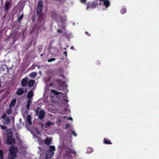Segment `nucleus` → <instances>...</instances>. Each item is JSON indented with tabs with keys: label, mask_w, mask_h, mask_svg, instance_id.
<instances>
[{
	"label": "nucleus",
	"mask_w": 159,
	"mask_h": 159,
	"mask_svg": "<svg viewBox=\"0 0 159 159\" xmlns=\"http://www.w3.org/2000/svg\"><path fill=\"white\" fill-rule=\"evenodd\" d=\"M9 151L8 159H15L16 158L17 156V154L18 152L17 147L13 145H11L9 148Z\"/></svg>",
	"instance_id": "1"
},
{
	"label": "nucleus",
	"mask_w": 159,
	"mask_h": 159,
	"mask_svg": "<svg viewBox=\"0 0 159 159\" xmlns=\"http://www.w3.org/2000/svg\"><path fill=\"white\" fill-rule=\"evenodd\" d=\"M43 3L41 0L39 1L36 9V15L38 16V20L41 21L43 19V17L41 12L43 9Z\"/></svg>",
	"instance_id": "2"
},
{
	"label": "nucleus",
	"mask_w": 159,
	"mask_h": 159,
	"mask_svg": "<svg viewBox=\"0 0 159 159\" xmlns=\"http://www.w3.org/2000/svg\"><path fill=\"white\" fill-rule=\"evenodd\" d=\"M56 151V148L54 146L51 145L49 148L46 152V157L47 159H49L52 157L54 155V151Z\"/></svg>",
	"instance_id": "3"
},
{
	"label": "nucleus",
	"mask_w": 159,
	"mask_h": 159,
	"mask_svg": "<svg viewBox=\"0 0 159 159\" xmlns=\"http://www.w3.org/2000/svg\"><path fill=\"white\" fill-rule=\"evenodd\" d=\"M16 143L15 139L13 136H7L6 141V144L8 145L14 144Z\"/></svg>",
	"instance_id": "4"
},
{
	"label": "nucleus",
	"mask_w": 159,
	"mask_h": 159,
	"mask_svg": "<svg viewBox=\"0 0 159 159\" xmlns=\"http://www.w3.org/2000/svg\"><path fill=\"white\" fill-rule=\"evenodd\" d=\"M51 98H54L55 95H57L59 94H63L62 93L60 92H58L56 90L54 89H51Z\"/></svg>",
	"instance_id": "5"
},
{
	"label": "nucleus",
	"mask_w": 159,
	"mask_h": 159,
	"mask_svg": "<svg viewBox=\"0 0 159 159\" xmlns=\"http://www.w3.org/2000/svg\"><path fill=\"white\" fill-rule=\"evenodd\" d=\"M45 113L44 110H40L39 113L38 118L40 120L43 119L45 116Z\"/></svg>",
	"instance_id": "6"
},
{
	"label": "nucleus",
	"mask_w": 159,
	"mask_h": 159,
	"mask_svg": "<svg viewBox=\"0 0 159 159\" xmlns=\"http://www.w3.org/2000/svg\"><path fill=\"white\" fill-rule=\"evenodd\" d=\"M28 78L27 77H25L22 80L21 84L23 87H25L28 84Z\"/></svg>",
	"instance_id": "7"
},
{
	"label": "nucleus",
	"mask_w": 159,
	"mask_h": 159,
	"mask_svg": "<svg viewBox=\"0 0 159 159\" xmlns=\"http://www.w3.org/2000/svg\"><path fill=\"white\" fill-rule=\"evenodd\" d=\"M24 93V91L23 88H19L16 91V93L17 95H21Z\"/></svg>",
	"instance_id": "8"
},
{
	"label": "nucleus",
	"mask_w": 159,
	"mask_h": 159,
	"mask_svg": "<svg viewBox=\"0 0 159 159\" xmlns=\"http://www.w3.org/2000/svg\"><path fill=\"white\" fill-rule=\"evenodd\" d=\"M45 144L47 145H49L52 143V139L51 138H46L44 140Z\"/></svg>",
	"instance_id": "9"
},
{
	"label": "nucleus",
	"mask_w": 159,
	"mask_h": 159,
	"mask_svg": "<svg viewBox=\"0 0 159 159\" xmlns=\"http://www.w3.org/2000/svg\"><path fill=\"white\" fill-rule=\"evenodd\" d=\"M97 6L96 4L94 2H93L91 4H88L87 5V8H94Z\"/></svg>",
	"instance_id": "10"
},
{
	"label": "nucleus",
	"mask_w": 159,
	"mask_h": 159,
	"mask_svg": "<svg viewBox=\"0 0 159 159\" xmlns=\"http://www.w3.org/2000/svg\"><path fill=\"white\" fill-rule=\"evenodd\" d=\"M66 148L65 149V153H71V149L70 148L68 145L66 146Z\"/></svg>",
	"instance_id": "11"
},
{
	"label": "nucleus",
	"mask_w": 159,
	"mask_h": 159,
	"mask_svg": "<svg viewBox=\"0 0 159 159\" xmlns=\"http://www.w3.org/2000/svg\"><path fill=\"white\" fill-rule=\"evenodd\" d=\"M35 81L33 80H31L28 81V86L29 87L32 86L35 83Z\"/></svg>",
	"instance_id": "12"
},
{
	"label": "nucleus",
	"mask_w": 159,
	"mask_h": 159,
	"mask_svg": "<svg viewBox=\"0 0 159 159\" xmlns=\"http://www.w3.org/2000/svg\"><path fill=\"white\" fill-rule=\"evenodd\" d=\"M6 134L7 136H13V133L11 129H7V131Z\"/></svg>",
	"instance_id": "13"
},
{
	"label": "nucleus",
	"mask_w": 159,
	"mask_h": 159,
	"mask_svg": "<svg viewBox=\"0 0 159 159\" xmlns=\"http://www.w3.org/2000/svg\"><path fill=\"white\" fill-rule=\"evenodd\" d=\"M33 96L34 93L33 91L32 90H31L28 92L27 95V97L29 98H31Z\"/></svg>",
	"instance_id": "14"
},
{
	"label": "nucleus",
	"mask_w": 159,
	"mask_h": 159,
	"mask_svg": "<svg viewBox=\"0 0 159 159\" xmlns=\"http://www.w3.org/2000/svg\"><path fill=\"white\" fill-rule=\"evenodd\" d=\"M31 103V100L30 99V98H29L27 101V106H26V108L27 109V110H29L30 105V104Z\"/></svg>",
	"instance_id": "15"
},
{
	"label": "nucleus",
	"mask_w": 159,
	"mask_h": 159,
	"mask_svg": "<svg viewBox=\"0 0 159 159\" xmlns=\"http://www.w3.org/2000/svg\"><path fill=\"white\" fill-rule=\"evenodd\" d=\"M27 119L28 124L30 125H32L31 116L30 115H27Z\"/></svg>",
	"instance_id": "16"
},
{
	"label": "nucleus",
	"mask_w": 159,
	"mask_h": 159,
	"mask_svg": "<svg viewBox=\"0 0 159 159\" xmlns=\"http://www.w3.org/2000/svg\"><path fill=\"white\" fill-rule=\"evenodd\" d=\"M104 4L106 8L110 6V2L108 0H104Z\"/></svg>",
	"instance_id": "17"
},
{
	"label": "nucleus",
	"mask_w": 159,
	"mask_h": 159,
	"mask_svg": "<svg viewBox=\"0 0 159 159\" xmlns=\"http://www.w3.org/2000/svg\"><path fill=\"white\" fill-rule=\"evenodd\" d=\"M16 102V100L15 99L12 100L10 105V107H13L15 105Z\"/></svg>",
	"instance_id": "18"
},
{
	"label": "nucleus",
	"mask_w": 159,
	"mask_h": 159,
	"mask_svg": "<svg viewBox=\"0 0 159 159\" xmlns=\"http://www.w3.org/2000/svg\"><path fill=\"white\" fill-rule=\"evenodd\" d=\"M10 2H7L6 3L5 6V9L6 11H8L10 7Z\"/></svg>",
	"instance_id": "19"
},
{
	"label": "nucleus",
	"mask_w": 159,
	"mask_h": 159,
	"mask_svg": "<svg viewBox=\"0 0 159 159\" xmlns=\"http://www.w3.org/2000/svg\"><path fill=\"white\" fill-rule=\"evenodd\" d=\"M104 143L106 144H111L112 143L111 142V140L109 139L107 140L104 138Z\"/></svg>",
	"instance_id": "20"
},
{
	"label": "nucleus",
	"mask_w": 159,
	"mask_h": 159,
	"mask_svg": "<svg viewBox=\"0 0 159 159\" xmlns=\"http://www.w3.org/2000/svg\"><path fill=\"white\" fill-rule=\"evenodd\" d=\"M58 15L56 13H53L51 15V18L54 20L57 19Z\"/></svg>",
	"instance_id": "21"
},
{
	"label": "nucleus",
	"mask_w": 159,
	"mask_h": 159,
	"mask_svg": "<svg viewBox=\"0 0 159 159\" xmlns=\"http://www.w3.org/2000/svg\"><path fill=\"white\" fill-rule=\"evenodd\" d=\"M64 157H67V159H71L72 157L71 153H65Z\"/></svg>",
	"instance_id": "22"
},
{
	"label": "nucleus",
	"mask_w": 159,
	"mask_h": 159,
	"mask_svg": "<svg viewBox=\"0 0 159 159\" xmlns=\"http://www.w3.org/2000/svg\"><path fill=\"white\" fill-rule=\"evenodd\" d=\"M10 122V119L9 117H7L5 119V123L6 124L8 125Z\"/></svg>",
	"instance_id": "23"
},
{
	"label": "nucleus",
	"mask_w": 159,
	"mask_h": 159,
	"mask_svg": "<svg viewBox=\"0 0 159 159\" xmlns=\"http://www.w3.org/2000/svg\"><path fill=\"white\" fill-rule=\"evenodd\" d=\"M37 73L35 72H32L30 74V76L31 77H34L37 76Z\"/></svg>",
	"instance_id": "24"
},
{
	"label": "nucleus",
	"mask_w": 159,
	"mask_h": 159,
	"mask_svg": "<svg viewBox=\"0 0 159 159\" xmlns=\"http://www.w3.org/2000/svg\"><path fill=\"white\" fill-rule=\"evenodd\" d=\"M66 145H62L61 146H58V149L62 151L64 148H65V149Z\"/></svg>",
	"instance_id": "25"
},
{
	"label": "nucleus",
	"mask_w": 159,
	"mask_h": 159,
	"mask_svg": "<svg viewBox=\"0 0 159 159\" xmlns=\"http://www.w3.org/2000/svg\"><path fill=\"white\" fill-rule=\"evenodd\" d=\"M3 152L2 150L0 149V157L1 159H3Z\"/></svg>",
	"instance_id": "26"
},
{
	"label": "nucleus",
	"mask_w": 159,
	"mask_h": 159,
	"mask_svg": "<svg viewBox=\"0 0 159 159\" xmlns=\"http://www.w3.org/2000/svg\"><path fill=\"white\" fill-rule=\"evenodd\" d=\"M126 12V8H123L121 10L120 12L122 14L125 13Z\"/></svg>",
	"instance_id": "27"
},
{
	"label": "nucleus",
	"mask_w": 159,
	"mask_h": 159,
	"mask_svg": "<svg viewBox=\"0 0 159 159\" xmlns=\"http://www.w3.org/2000/svg\"><path fill=\"white\" fill-rule=\"evenodd\" d=\"M23 17V14H22L19 17V18L17 20V21L18 22H20L21 21V20H22V19Z\"/></svg>",
	"instance_id": "28"
},
{
	"label": "nucleus",
	"mask_w": 159,
	"mask_h": 159,
	"mask_svg": "<svg viewBox=\"0 0 159 159\" xmlns=\"http://www.w3.org/2000/svg\"><path fill=\"white\" fill-rule=\"evenodd\" d=\"M54 125V123H52L51 122H48L46 123V125L49 126L51 125Z\"/></svg>",
	"instance_id": "29"
},
{
	"label": "nucleus",
	"mask_w": 159,
	"mask_h": 159,
	"mask_svg": "<svg viewBox=\"0 0 159 159\" xmlns=\"http://www.w3.org/2000/svg\"><path fill=\"white\" fill-rule=\"evenodd\" d=\"M56 60V58H50L48 60V62H51L53 61H55Z\"/></svg>",
	"instance_id": "30"
},
{
	"label": "nucleus",
	"mask_w": 159,
	"mask_h": 159,
	"mask_svg": "<svg viewBox=\"0 0 159 159\" xmlns=\"http://www.w3.org/2000/svg\"><path fill=\"white\" fill-rule=\"evenodd\" d=\"M56 81L59 84H61L62 83H63V81L62 80L60 79H58L56 80Z\"/></svg>",
	"instance_id": "31"
},
{
	"label": "nucleus",
	"mask_w": 159,
	"mask_h": 159,
	"mask_svg": "<svg viewBox=\"0 0 159 159\" xmlns=\"http://www.w3.org/2000/svg\"><path fill=\"white\" fill-rule=\"evenodd\" d=\"M11 112H12V111L11 109L7 110L6 111V113L8 115L11 114Z\"/></svg>",
	"instance_id": "32"
},
{
	"label": "nucleus",
	"mask_w": 159,
	"mask_h": 159,
	"mask_svg": "<svg viewBox=\"0 0 159 159\" xmlns=\"http://www.w3.org/2000/svg\"><path fill=\"white\" fill-rule=\"evenodd\" d=\"M7 115L6 114H4L3 115L1 116V118L3 119L4 120L6 119L7 117Z\"/></svg>",
	"instance_id": "33"
},
{
	"label": "nucleus",
	"mask_w": 159,
	"mask_h": 159,
	"mask_svg": "<svg viewBox=\"0 0 159 159\" xmlns=\"http://www.w3.org/2000/svg\"><path fill=\"white\" fill-rule=\"evenodd\" d=\"M62 121V120L58 118V120L56 121L57 123H60Z\"/></svg>",
	"instance_id": "34"
},
{
	"label": "nucleus",
	"mask_w": 159,
	"mask_h": 159,
	"mask_svg": "<svg viewBox=\"0 0 159 159\" xmlns=\"http://www.w3.org/2000/svg\"><path fill=\"white\" fill-rule=\"evenodd\" d=\"M0 126L2 129H3L6 130L7 129V127L5 125H1Z\"/></svg>",
	"instance_id": "35"
},
{
	"label": "nucleus",
	"mask_w": 159,
	"mask_h": 159,
	"mask_svg": "<svg viewBox=\"0 0 159 159\" xmlns=\"http://www.w3.org/2000/svg\"><path fill=\"white\" fill-rule=\"evenodd\" d=\"M71 133L74 135L75 136H77V134H76V133H75V131H74V130H73L72 131Z\"/></svg>",
	"instance_id": "36"
},
{
	"label": "nucleus",
	"mask_w": 159,
	"mask_h": 159,
	"mask_svg": "<svg viewBox=\"0 0 159 159\" xmlns=\"http://www.w3.org/2000/svg\"><path fill=\"white\" fill-rule=\"evenodd\" d=\"M71 153L74 155H76V152L74 150H71Z\"/></svg>",
	"instance_id": "37"
},
{
	"label": "nucleus",
	"mask_w": 159,
	"mask_h": 159,
	"mask_svg": "<svg viewBox=\"0 0 159 159\" xmlns=\"http://www.w3.org/2000/svg\"><path fill=\"white\" fill-rule=\"evenodd\" d=\"M70 126V125L69 124H66V127L65 128V129H68Z\"/></svg>",
	"instance_id": "38"
},
{
	"label": "nucleus",
	"mask_w": 159,
	"mask_h": 159,
	"mask_svg": "<svg viewBox=\"0 0 159 159\" xmlns=\"http://www.w3.org/2000/svg\"><path fill=\"white\" fill-rule=\"evenodd\" d=\"M85 34L87 35L89 37L91 36V34H89L88 32L86 31L85 32Z\"/></svg>",
	"instance_id": "39"
},
{
	"label": "nucleus",
	"mask_w": 159,
	"mask_h": 159,
	"mask_svg": "<svg viewBox=\"0 0 159 159\" xmlns=\"http://www.w3.org/2000/svg\"><path fill=\"white\" fill-rule=\"evenodd\" d=\"M81 2L83 3H86V0H81Z\"/></svg>",
	"instance_id": "40"
},
{
	"label": "nucleus",
	"mask_w": 159,
	"mask_h": 159,
	"mask_svg": "<svg viewBox=\"0 0 159 159\" xmlns=\"http://www.w3.org/2000/svg\"><path fill=\"white\" fill-rule=\"evenodd\" d=\"M57 32L58 33H62V31L60 29H58L57 30Z\"/></svg>",
	"instance_id": "41"
},
{
	"label": "nucleus",
	"mask_w": 159,
	"mask_h": 159,
	"mask_svg": "<svg viewBox=\"0 0 159 159\" xmlns=\"http://www.w3.org/2000/svg\"><path fill=\"white\" fill-rule=\"evenodd\" d=\"M0 70L1 71H4L5 69L4 67H2L0 68Z\"/></svg>",
	"instance_id": "42"
},
{
	"label": "nucleus",
	"mask_w": 159,
	"mask_h": 159,
	"mask_svg": "<svg viewBox=\"0 0 159 159\" xmlns=\"http://www.w3.org/2000/svg\"><path fill=\"white\" fill-rule=\"evenodd\" d=\"M73 120L72 118L71 117H68L67 118V120Z\"/></svg>",
	"instance_id": "43"
},
{
	"label": "nucleus",
	"mask_w": 159,
	"mask_h": 159,
	"mask_svg": "<svg viewBox=\"0 0 159 159\" xmlns=\"http://www.w3.org/2000/svg\"><path fill=\"white\" fill-rule=\"evenodd\" d=\"M63 54L66 55V57H67V52H64Z\"/></svg>",
	"instance_id": "44"
},
{
	"label": "nucleus",
	"mask_w": 159,
	"mask_h": 159,
	"mask_svg": "<svg viewBox=\"0 0 159 159\" xmlns=\"http://www.w3.org/2000/svg\"><path fill=\"white\" fill-rule=\"evenodd\" d=\"M60 117L61 118H66V116H61Z\"/></svg>",
	"instance_id": "45"
},
{
	"label": "nucleus",
	"mask_w": 159,
	"mask_h": 159,
	"mask_svg": "<svg viewBox=\"0 0 159 159\" xmlns=\"http://www.w3.org/2000/svg\"><path fill=\"white\" fill-rule=\"evenodd\" d=\"M74 47L73 46H72L70 48L71 49H72V50L74 49Z\"/></svg>",
	"instance_id": "46"
},
{
	"label": "nucleus",
	"mask_w": 159,
	"mask_h": 159,
	"mask_svg": "<svg viewBox=\"0 0 159 159\" xmlns=\"http://www.w3.org/2000/svg\"><path fill=\"white\" fill-rule=\"evenodd\" d=\"M20 137L18 135L16 136V139H20Z\"/></svg>",
	"instance_id": "47"
},
{
	"label": "nucleus",
	"mask_w": 159,
	"mask_h": 159,
	"mask_svg": "<svg viewBox=\"0 0 159 159\" xmlns=\"http://www.w3.org/2000/svg\"><path fill=\"white\" fill-rule=\"evenodd\" d=\"M63 100L64 101H65L66 102H68V100L66 99H64Z\"/></svg>",
	"instance_id": "48"
},
{
	"label": "nucleus",
	"mask_w": 159,
	"mask_h": 159,
	"mask_svg": "<svg viewBox=\"0 0 159 159\" xmlns=\"http://www.w3.org/2000/svg\"><path fill=\"white\" fill-rule=\"evenodd\" d=\"M39 109L38 108L36 110V112H39Z\"/></svg>",
	"instance_id": "49"
},
{
	"label": "nucleus",
	"mask_w": 159,
	"mask_h": 159,
	"mask_svg": "<svg viewBox=\"0 0 159 159\" xmlns=\"http://www.w3.org/2000/svg\"><path fill=\"white\" fill-rule=\"evenodd\" d=\"M2 81H0V87L1 86V83Z\"/></svg>",
	"instance_id": "50"
},
{
	"label": "nucleus",
	"mask_w": 159,
	"mask_h": 159,
	"mask_svg": "<svg viewBox=\"0 0 159 159\" xmlns=\"http://www.w3.org/2000/svg\"><path fill=\"white\" fill-rule=\"evenodd\" d=\"M62 0H55V1H59L60 2H61V1Z\"/></svg>",
	"instance_id": "51"
},
{
	"label": "nucleus",
	"mask_w": 159,
	"mask_h": 159,
	"mask_svg": "<svg viewBox=\"0 0 159 159\" xmlns=\"http://www.w3.org/2000/svg\"><path fill=\"white\" fill-rule=\"evenodd\" d=\"M43 54H40V56H43Z\"/></svg>",
	"instance_id": "52"
},
{
	"label": "nucleus",
	"mask_w": 159,
	"mask_h": 159,
	"mask_svg": "<svg viewBox=\"0 0 159 159\" xmlns=\"http://www.w3.org/2000/svg\"><path fill=\"white\" fill-rule=\"evenodd\" d=\"M52 84L50 85V86H52Z\"/></svg>",
	"instance_id": "53"
},
{
	"label": "nucleus",
	"mask_w": 159,
	"mask_h": 159,
	"mask_svg": "<svg viewBox=\"0 0 159 159\" xmlns=\"http://www.w3.org/2000/svg\"><path fill=\"white\" fill-rule=\"evenodd\" d=\"M64 49L66 50V48H65Z\"/></svg>",
	"instance_id": "54"
}]
</instances>
